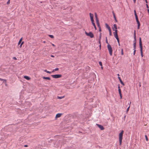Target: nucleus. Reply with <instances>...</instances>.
I'll list each match as a JSON object with an SVG mask.
<instances>
[{
  "instance_id": "nucleus-1",
  "label": "nucleus",
  "mask_w": 149,
  "mask_h": 149,
  "mask_svg": "<svg viewBox=\"0 0 149 149\" xmlns=\"http://www.w3.org/2000/svg\"><path fill=\"white\" fill-rule=\"evenodd\" d=\"M123 132L124 131L122 130L119 134V141L120 145L121 144Z\"/></svg>"
},
{
  "instance_id": "nucleus-2",
  "label": "nucleus",
  "mask_w": 149,
  "mask_h": 149,
  "mask_svg": "<svg viewBox=\"0 0 149 149\" xmlns=\"http://www.w3.org/2000/svg\"><path fill=\"white\" fill-rule=\"evenodd\" d=\"M139 46L140 48V51L141 53V55L142 57H143V51H142V43L141 42V38H139Z\"/></svg>"
},
{
  "instance_id": "nucleus-3",
  "label": "nucleus",
  "mask_w": 149,
  "mask_h": 149,
  "mask_svg": "<svg viewBox=\"0 0 149 149\" xmlns=\"http://www.w3.org/2000/svg\"><path fill=\"white\" fill-rule=\"evenodd\" d=\"M107 48L109 50L110 55L111 56H112V50L111 45L109 44H108Z\"/></svg>"
},
{
  "instance_id": "nucleus-4",
  "label": "nucleus",
  "mask_w": 149,
  "mask_h": 149,
  "mask_svg": "<svg viewBox=\"0 0 149 149\" xmlns=\"http://www.w3.org/2000/svg\"><path fill=\"white\" fill-rule=\"evenodd\" d=\"M85 33L87 36H89L91 38H92L94 37V35L92 32H90L89 33H88L86 31H85Z\"/></svg>"
},
{
  "instance_id": "nucleus-5",
  "label": "nucleus",
  "mask_w": 149,
  "mask_h": 149,
  "mask_svg": "<svg viewBox=\"0 0 149 149\" xmlns=\"http://www.w3.org/2000/svg\"><path fill=\"white\" fill-rule=\"evenodd\" d=\"M52 76L53 78L56 79L60 78L62 76V75L61 74H57L52 75Z\"/></svg>"
},
{
  "instance_id": "nucleus-6",
  "label": "nucleus",
  "mask_w": 149,
  "mask_h": 149,
  "mask_svg": "<svg viewBox=\"0 0 149 149\" xmlns=\"http://www.w3.org/2000/svg\"><path fill=\"white\" fill-rule=\"evenodd\" d=\"M90 17L91 18V21H93V17L94 15L93 14L91 13H90L89 14Z\"/></svg>"
},
{
  "instance_id": "nucleus-7",
  "label": "nucleus",
  "mask_w": 149,
  "mask_h": 149,
  "mask_svg": "<svg viewBox=\"0 0 149 149\" xmlns=\"http://www.w3.org/2000/svg\"><path fill=\"white\" fill-rule=\"evenodd\" d=\"M98 126V127L102 130L104 129V127H103L101 125H99L98 124H96Z\"/></svg>"
},
{
  "instance_id": "nucleus-8",
  "label": "nucleus",
  "mask_w": 149,
  "mask_h": 149,
  "mask_svg": "<svg viewBox=\"0 0 149 149\" xmlns=\"http://www.w3.org/2000/svg\"><path fill=\"white\" fill-rule=\"evenodd\" d=\"M134 43H136V35L135 33V31H134Z\"/></svg>"
},
{
  "instance_id": "nucleus-9",
  "label": "nucleus",
  "mask_w": 149,
  "mask_h": 149,
  "mask_svg": "<svg viewBox=\"0 0 149 149\" xmlns=\"http://www.w3.org/2000/svg\"><path fill=\"white\" fill-rule=\"evenodd\" d=\"M114 37L116 38L117 41H118L119 38H118V34H115V32L113 33Z\"/></svg>"
},
{
  "instance_id": "nucleus-10",
  "label": "nucleus",
  "mask_w": 149,
  "mask_h": 149,
  "mask_svg": "<svg viewBox=\"0 0 149 149\" xmlns=\"http://www.w3.org/2000/svg\"><path fill=\"white\" fill-rule=\"evenodd\" d=\"M118 78L119 79V80L121 84H122L123 85H124V84L123 83V82L122 81L120 78V77H118Z\"/></svg>"
},
{
  "instance_id": "nucleus-11",
  "label": "nucleus",
  "mask_w": 149,
  "mask_h": 149,
  "mask_svg": "<svg viewBox=\"0 0 149 149\" xmlns=\"http://www.w3.org/2000/svg\"><path fill=\"white\" fill-rule=\"evenodd\" d=\"M61 115H62L61 113H58L56 115V118H59L61 116Z\"/></svg>"
},
{
  "instance_id": "nucleus-12",
  "label": "nucleus",
  "mask_w": 149,
  "mask_h": 149,
  "mask_svg": "<svg viewBox=\"0 0 149 149\" xmlns=\"http://www.w3.org/2000/svg\"><path fill=\"white\" fill-rule=\"evenodd\" d=\"M135 18H136V22H137V23H140V22L138 20V16H137V15H135Z\"/></svg>"
},
{
  "instance_id": "nucleus-13",
  "label": "nucleus",
  "mask_w": 149,
  "mask_h": 149,
  "mask_svg": "<svg viewBox=\"0 0 149 149\" xmlns=\"http://www.w3.org/2000/svg\"><path fill=\"white\" fill-rule=\"evenodd\" d=\"M105 25H106V28L108 29V30H109L111 29L110 27H109V25L107 24L106 23Z\"/></svg>"
},
{
  "instance_id": "nucleus-14",
  "label": "nucleus",
  "mask_w": 149,
  "mask_h": 149,
  "mask_svg": "<svg viewBox=\"0 0 149 149\" xmlns=\"http://www.w3.org/2000/svg\"><path fill=\"white\" fill-rule=\"evenodd\" d=\"M96 22L97 24V25L98 27L99 28L100 27V25L99 20H97V21H96Z\"/></svg>"
},
{
  "instance_id": "nucleus-15",
  "label": "nucleus",
  "mask_w": 149,
  "mask_h": 149,
  "mask_svg": "<svg viewBox=\"0 0 149 149\" xmlns=\"http://www.w3.org/2000/svg\"><path fill=\"white\" fill-rule=\"evenodd\" d=\"M43 79H48V80H50V78L49 77H42Z\"/></svg>"
},
{
  "instance_id": "nucleus-16",
  "label": "nucleus",
  "mask_w": 149,
  "mask_h": 149,
  "mask_svg": "<svg viewBox=\"0 0 149 149\" xmlns=\"http://www.w3.org/2000/svg\"><path fill=\"white\" fill-rule=\"evenodd\" d=\"M24 78L27 80H29L30 79V78L29 77L26 76H24Z\"/></svg>"
},
{
  "instance_id": "nucleus-17",
  "label": "nucleus",
  "mask_w": 149,
  "mask_h": 149,
  "mask_svg": "<svg viewBox=\"0 0 149 149\" xmlns=\"http://www.w3.org/2000/svg\"><path fill=\"white\" fill-rule=\"evenodd\" d=\"M95 17L96 18V21H97V20H99L97 17V14L96 13H95Z\"/></svg>"
},
{
  "instance_id": "nucleus-18",
  "label": "nucleus",
  "mask_w": 149,
  "mask_h": 149,
  "mask_svg": "<svg viewBox=\"0 0 149 149\" xmlns=\"http://www.w3.org/2000/svg\"><path fill=\"white\" fill-rule=\"evenodd\" d=\"M58 70H59L58 68H56L53 70V71H52V72H54L55 71Z\"/></svg>"
},
{
  "instance_id": "nucleus-19",
  "label": "nucleus",
  "mask_w": 149,
  "mask_h": 149,
  "mask_svg": "<svg viewBox=\"0 0 149 149\" xmlns=\"http://www.w3.org/2000/svg\"><path fill=\"white\" fill-rule=\"evenodd\" d=\"M22 38H20V39L19 40V42H18V45H19V44L21 43V42H22Z\"/></svg>"
},
{
  "instance_id": "nucleus-20",
  "label": "nucleus",
  "mask_w": 149,
  "mask_h": 149,
  "mask_svg": "<svg viewBox=\"0 0 149 149\" xmlns=\"http://www.w3.org/2000/svg\"><path fill=\"white\" fill-rule=\"evenodd\" d=\"M64 97V96H61V97L58 96V98L59 99H61L62 98H63Z\"/></svg>"
},
{
  "instance_id": "nucleus-21",
  "label": "nucleus",
  "mask_w": 149,
  "mask_h": 149,
  "mask_svg": "<svg viewBox=\"0 0 149 149\" xmlns=\"http://www.w3.org/2000/svg\"><path fill=\"white\" fill-rule=\"evenodd\" d=\"M113 26L114 29H117V26L116 24H114L113 25Z\"/></svg>"
},
{
  "instance_id": "nucleus-22",
  "label": "nucleus",
  "mask_w": 149,
  "mask_h": 149,
  "mask_svg": "<svg viewBox=\"0 0 149 149\" xmlns=\"http://www.w3.org/2000/svg\"><path fill=\"white\" fill-rule=\"evenodd\" d=\"M136 44L135 43H134V49H136Z\"/></svg>"
},
{
  "instance_id": "nucleus-23",
  "label": "nucleus",
  "mask_w": 149,
  "mask_h": 149,
  "mask_svg": "<svg viewBox=\"0 0 149 149\" xmlns=\"http://www.w3.org/2000/svg\"><path fill=\"white\" fill-rule=\"evenodd\" d=\"M109 35L110 36H111V35H112L111 29L109 30Z\"/></svg>"
},
{
  "instance_id": "nucleus-24",
  "label": "nucleus",
  "mask_w": 149,
  "mask_h": 149,
  "mask_svg": "<svg viewBox=\"0 0 149 149\" xmlns=\"http://www.w3.org/2000/svg\"><path fill=\"white\" fill-rule=\"evenodd\" d=\"M49 36L51 38H53L54 37V36L52 35H49Z\"/></svg>"
},
{
  "instance_id": "nucleus-25",
  "label": "nucleus",
  "mask_w": 149,
  "mask_h": 149,
  "mask_svg": "<svg viewBox=\"0 0 149 149\" xmlns=\"http://www.w3.org/2000/svg\"><path fill=\"white\" fill-rule=\"evenodd\" d=\"M137 24H138V29H139V27H140V23H137Z\"/></svg>"
},
{
  "instance_id": "nucleus-26",
  "label": "nucleus",
  "mask_w": 149,
  "mask_h": 149,
  "mask_svg": "<svg viewBox=\"0 0 149 149\" xmlns=\"http://www.w3.org/2000/svg\"><path fill=\"white\" fill-rule=\"evenodd\" d=\"M121 54L122 55H123V49H121Z\"/></svg>"
},
{
  "instance_id": "nucleus-27",
  "label": "nucleus",
  "mask_w": 149,
  "mask_h": 149,
  "mask_svg": "<svg viewBox=\"0 0 149 149\" xmlns=\"http://www.w3.org/2000/svg\"><path fill=\"white\" fill-rule=\"evenodd\" d=\"M118 92H119V94H120V93H121V91L120 89H118Z\"/></svg>"
},
{
  "instance_id": "nucleus-28",
  "label": "nucleus",
  "mask_w": 149,
  "mask_h": 149,
  "mask_svg": "<svg viewBox=\"0 0 149 149\" xmlns=\"http://www.w3.org/2000/svg\"><path fill=\"white\" fill-rule=\"evenodd\" d=\"M130 107V106H129L127 109V110H126L127 112L129 111V109Z\"/></svg>"
},
{
  "instance_id": "nucleus-29",
  "label": "nucleus",
  "mask_w": 149,
  "mask_h": 149,
  "mask_svg": "<svg viewBox=\"0 0 149 149\" xmlns=\"http://www.w3.org/2000/svg\"><path fill=\"white\" fill-rule=\"evenodd\" d=\"M99 64L101 66H102V62H101V61H100L99 62Z\"/></svg>"
},
{
  "instance_id": "nucleus-30",
  "label": "nucleus",
  "mask_w": 149,
  "mask_h": 149,
  "mask_svg": "<svg viewBox=\"0 0 149 149\" xmlns=\"http://www.w3.org/2000/svg\"><path fill=\"white\" fill-rule=\"evenodd\" d=\"M91 22H92V24H93V26H94L95 24L94 22V20H93V21H91Z\"/></svg>"
},
{
  "instance_id": "nucleus-31",
  "label": "nucleus",
  "mask_w": 149,
  "mask_h": 149,
  "mask_svg": "<svg viewBox=\"0 0 149 149\" xmlns=\"http://www.w3.org/2000/svg\"><path fill=\"white\" fill-rule=\"evenodd\" d=\"M115 32V34H118L117 33L118 31H117V29H116L115 30V32Z\"/></svg>"
},
{
  "instance_id": "nucleus-32",
  "label": "nucleus",
  "mask_w": 149,
  "mask_h": 149,
  "mask_svg": "<svg viewBox=\"0 0 149 149\" xmlns=\"http://www.w3.org/2000/svg\"><path fill=\"white\" fill-rule=\"evenodd\" d=\"M134 51L133 54H134V55L135 54V53H136V49H134Z\"/></svg>"
},
{
  "instance_id": "nucleus-33",
  "label": "nucleus",
  "mask_w": 149,
  "mask_h": 149,
  "mask_svg": "<svg viewBox=\"0 0 149 149\" xmlns=\"http://www.w3.org/2000/svg\"><path fill=\"white\" fill-rule=\"evenodd\" d=\"M134 12L135 16L137 15V14H136V11L135 10H134Z\"/></svg>"
},
{
  "instance_id": "nucleus-34",
  "label": "nucleus",
  "mask_w": 149,
  "mask_h": 149,
  "mask_svg": "<svg viewBox=\"0 0 149 149\" xmlns=\"http://www.w3.org/2000/svg\"><path fill=\"white\" fill-rule=\"evenodd\" d=\"M106 42L108 44H109L108 43V41H107V37H106Z\"/></svg>"
},
{
  "instance_id": "nucleus-35",
  "label": "nucleus",
  "mask_w": 149,
  "mask_h": 149,
  "mask_svg": "<svg viewBox=\"0 0 149 149\" xmlns=\"http://www.w3.org/2000/svg\"><path fill=\"white\" fill-rule=\"evenodd\" d=\"M101 33H100V35L99 36V39L100 40L101 39Z\"/></svg>"
},
{
  "instance_id": "nucleus-36",
  "label": "nucleus",
  "mask_w": 149,
  "mask_h": 149,
  "mask_svg": "<svg viewBox=\"0 0 149 149\" xmlns=\"http://www.w3.org/2000/svg\"><path fill=\"white\" fill-rule=\"evenodd\" d=\"M47 73H48L51 74V72L49 71H47Z\"/></svg>"
},
{
  "instance_id": "nucleus-37",
  "label": "nucleus",
  "mask_w": 149,
  "mask_h": 149,
  "mask_svg": "<svg viewBox=\"0 0 149 149\" xmlns=\"http://www.w3.org/2000/svg\"><path fill=\"white\" fill-rule=\"evenodd\" d=\"M119 95H120V99H121L122 98V94H121V93H120V94H119Z\"/></svg>"
},
{
  "instance_id": "nucleus-38",
  "label": "nucleus",
  "mask_w": 149,
  "mask_h": 149,
  "mask_svg": "<svg viewBox=\"0 0 149 149\" xmlns=\"http://www.w3.org/2000/svg\"><path fill=\"white\" fill-rule=\"evenodd\" d=\"M146 5L147 8H148L149 7H148V5L147 3Z\"/></svg>"
},
{
  "instance_id": "nucleus-39",
  "label": "nucleus",
  "mask_w": 149,
  "mask_h": 149,
  "mask_svg": "<svg viewBox=\"0 0 149 149\" xmlns=\"http://www.w3.org/2000/svg\"><path fill=\"white\" fill-rule=\"evenodd\" d=\"M93 26H94V28H95V30H96V26H95V25Z\"/></svg>"
},
{
  "instance_id": "nucleus-40",
  "label": "nucleus",
  "mask_w": 149,
  "mask_h": 149,
  "mask_svg": "<svg viewBox=\"0 0 149 149\" xmlns=\"http://www.w3.org/2000/svg\"><path fill=\"white\" fill-rule=\"evenodd\" d=\"M10 0H9L7 3V4H9L10 3Z\"/></svg>"
},
{
  "instance_id": "nucleus-41",
  "label": "nucleus",
  "mask_w": 149,
  "mask_h": 149,
  "mask_svg": "<svg viewBox=\"0 0 149 149\" xmlns=\"http://www.w3.org/2000/svg\"><path fill=\"white\" fill-rule=\"evenodd\" d=\"M13 59L14 60H16L17 58H16V57H14L13 58Z\"/></svg>"
},
{
  "instance_id": "nucleus-42",
  "label": "nucleus",
  "mask_w": 149,
  "mask_h": 149,
  "mask_svg": "<svg viewBox=\"0 0 149 149\" xmlns=\"http://www.w3.org/2000/svg\"><path fill=\"white\" fill-rule=\"evenodd\" d=\"M117 42H118V45H119V46H120V42H119V40H118V41H117Z\"/></svg>"
},
{
  "instance_id": "nucleus-43",
  "label": "nucleus",
  "mask_w": 149,
  "mask_h": 149,
  "mask_svg": "<svg viewBox=\"0 0 149 149\" xmlns=\"http://www.w3.org/2000/svg\"><path fill=\"white\" fill-rule=\"evenodd\" d=\"M99 31H101V29L100 27H99Z\"/></svg>"
},
{
  "instance_id": "nucleus-44",
  "label": "nucleus",
  "mask_w": 149,
  "mask_h": 149,
  "mask_svg": "<svg viewBox=\"0 0 149 149\" xmlns=\"http://www.w3.org/2000/svg\"><path fill=\"white\" fill-rule=\"evenodd\" d=\"M113 17H114V18L115 19H116V17L115 16V15H114V16H113Z\"/></svg>"
},
{
  "instance_id": "nucleus-45",
  "label": "nucleus",
  "mask_w": 149,
  "mask_h": 149,
  "mask_svg": "<svg viewBox=\"0 0 149 149\" xmlns=\"http://www.w3.org/2000/svg\"><path fill=\"white\" fill-rule=\"evenodd\" d=\"M146 140L147 141H148V138H147V136L146 135Z\"/></svg>"
},
{
  "instance_id": "nucleus-46",
  "label": "nucleus",
  "mask_w": 149,
  "mask_h": 149,
  "mask_svg": "<svg viewBox=\"0 0 149 149\" xmlns=\"http://www.w3.org/2000/svg\"><path fill=\"white\" fill-rule=\"evenodd\" d=\"M22 45L21 44H20V46H19V47L21 48L22 47Z\"/></svg>"
},
{
  "instance_id": "nucleus-47",
  "label": "nucleus",
  "mask_w": 149,
  "mask_h": 149,
  "mask_svg": "<svg viewBox=\"0 0 149 149\" xmlns=\"http://www.w3.org/2000/svg\"><path fill=\"white\" fill-rule=\"evenodd\" d=\"M24 42L23 41V42H22L21 43V44L22 45L24 44Z\"/></svg>"
},
{
  "instance_id": "nucleus-48",
  "label": "nucleus",
  "mask_w": 149,
  "mask_h": 149,
  "mask_svg": "<svg viewBox=\"0 0 149 149\" xmlns=\"http://www.w3.org/2000/svg\"><path fill=\"white\" fill-rule=\"evenodd\" d=\"M134 3H135L136 2V0H133Z\"/></svg>"
},
{
  "instance_id": "nucleus-49",
  "label": "nucleus",
  "mask_w": 149,
  "mask_h": 149,
  "mask_svg": "<svg viewBox=\"0 0 149 149\" xmlns=\"http://www.w3.org/2000/svg\"><path fill=\"white\" fill-rule=\"evenodd\" d=\"M145 2L146 3H148V1H147V0H145Z\"/></svg>"
},
{
  "instance_id": "nucleus-50",
  "label": "nucleus",
  "mask_w": 149,
  "mask_h": 149,
  "mask_svg": "<svg viewBox=\"0 0 149 149\" xmlns=\"http://www.w3.org/2000/svg\"><path fill=\"white\" fill-rule=\"evenodd\" d=\"M24 147H28V145H24Z\"/></svg>"
},
{
  "instance_id": "nucleus-51",
  "label": "nucleus",
  "mask_w": 149,
  "mask_h": 149,
  "mask_svg": "<svg viewBox=\"0 0 149 149\" xmlns=\"http://www.w3.org/2000/svg\"><path fill=\"white\" fill-rule=\"evenodd\" d=\"M118 89H120V86H119H119H118Z\"/></svg>"
},
{
  "instance_id": "nucleus-52",
  "label": "nucleus",
  "mask_w": 149,
  "mask_h": 149,
  "mask_svg": "<svg viewBox=\"0 0 149 149\" xmlns=\"http://www.w3.org/2000/svg\"><path fill=\"white\" fill-rule=\"evenodd\" d=\"M113 16H114V15H115V14L113 11Z\"/></svg>"
},
{
  "instance_id": "nucleus-53",
  "label": "nucleus",
  "mask_w": 149,
  "mask_h": 149,
  "mask_svg": "<svg viewBox=\"0 0 149 149\" xmlns=\"http://www.w3.org/2000/svg\"><path fill=\"white\" fill-rule=\"evenodd\" d=\"M51 56L52 57H54V56L53 55H51Z\"/></svg>"
},
{
  "instance_id": "nucleus-54",
  "label": "nucleus",
  "mask_w": 149,
  "mask_h": 149,
  "mask_svg": "<svg viewBox=\"0 0 149 149\" xmlns=\"http://www.w3.org/2000/svg\"><path fill=\"white\" fill-rule=\"evenodd\" d=\"M52 46H55V45L53 44H52Z\"/></svg>"
},
{
  "instance_id": "nucleus-55",
  "label": "nucleus",
  "mask_w": 149,
  "mask_h": 149,
  "mask_svg": "<svg viewBox=\"0 0 149 149\" xmlns=\"http://www.w3.org/2000/svg\"><path fill=\"white\" fill-rule=\"evenodd\" d=\"M3 79L0 78V80L2 81Z\"/></svg>"
},
{
  "instance_id": "nucleus-56",
  "label": "nucleus",
  "mask_w": 149,
  "mask_h": 149,
  "mask_svg": "<svg viewBox=\"0 0 149 149\" xmlns=\"http://www.w3.org/2000/svg\"><path fill=\"white\" fill-rule=\"evenodd\" d=\"M44 71L47 72V70H44Z\"/></svg>"
},
{
  "instance_id": "nucleus-57",
  "label": "nucleus",
  "mask_w": 149,
  "mask_h": 149,
  "mask_svg": "<svg viewBox=\"0 0 149 149\" xmlns=\"http://www.w3.org/2000/svg\"><path fill=\"white\" fill-rule=\"evenodd\" d=\"M129 104H130H130H131V102H130V103Z\"/></svg>"
},
{
  "instance_id": "nucleus-58",
  "label": "nucleus",
  "mask_w": 149,
  "mask_h": 149,
  "mask_svg": "<svg viewBox=\"0 0 149 149\" xmlns=\"http://www.w3.org/2000/svg\"><path fill=\"white\" fill-rule=\"evenodd\" d=\"M101 68H102V69H103V67H102V66H101Z\"/></svg>"
},
{
  "instance_id": "nucleus-59",
  "label": "nucleus",
  "mask_w": 149,
  "mask_h": 149,
  "mask_svg": "<svg viewBox=\"0 0 149 149\" xmlns=\"http://www.w3.org/2000/svg\"><path fill=\"white\" fill-rule=\"evenodd\" d=\"M115 19V20H116V22H117L116 19H116Z\"/></svg>"
},
{
  "instance_id": "nucleus-60",
  "label": "nucleus",
  "mask_w": 149,
  "mask_h": 149,
  "mask_svg": "<svg viewBox=\"0 0 149 149\" xmlns=\"http://www.w3.org/2000/svg\"><path fill=\"white\" fill-rule=\"evenodd\" d=\"M118 77H119V74H118Z\"/></svg>"
},
{
  "instance_id": "nucleus-61",
  "label": "nucleus",
  "mask_w": 149,
  "mask_h": 149,
  "mask_svg": "<svg viewBox=\"0 0 149 149\" xmlns=\"http://www.w3.org/2000/svg\"><path fill=\"white\" fill-rule=\"evenodd\" d=\"M99 43H100V40L99 41Z\"/></svg>"
},
{
  "instance_id": "nucleus-62",
  "label": "nucleus",
  "mask_w": 149,
  "mask_h": 149,
  "mask_svg": "<svg viewBox=\"0 0 149 149\" xmlns=\"http://www.w3.org/2000/svg\"><path fill=\"white\" fill-rule=\"evenodd\" d=\"M44 42V43H45V41H44V42Z\"/></svg>"
},
{
  "instance_id": "nucleus-63",
  "label": "nucleus",
  "mask_w": 149,
  "mask_h": 149,
  "mask_svg": "<svg viewBox=\"0 0 149 149\" xmlns=\"http://www.w3.org/2000/svg\"><path fill=\"white\" fill-rule=\"evenodd\" d=\"M113 31H114V29H113Z\"/></svg>"
}]
</instances>
